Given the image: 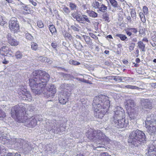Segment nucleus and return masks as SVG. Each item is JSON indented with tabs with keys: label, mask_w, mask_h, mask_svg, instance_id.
<instances>
[{
	"label": "nucleus",
	"mask_w": 156,
	"mask_h": 156,
	"mask_svg": "<svg viewBox=\"0 0 156 156\" xmlns=\"http://www.w3.org/2000/svg\"><path fill=\"white\" fill-rule=\"evenodd\" d=\"M33 78L29 80L30 86L35 94H44L45 87L50 79V76L46 72L37 70L33 73Z\"/></svg>",
	"instance_id": "f257e3e1"
},
{
	"label": "nucleus",
	"mask_w": 156,
	"mask_h": 156,
	"mask_svg": "<svg viewBox=\"0 0 156 156\" xmlns=\"http://www.w3.org/2000/svg\"><path fill=\"white\" fill-rule=\"evenodd\" d=\"M22 104L20 105H17L12 107L11 108V115L14 119H17L19 122H23L28 127H33L37 125L36 120L37 117L34 116L29 118H27V115L25 108Z\"/></svg>",
	"instance_id": "f03ea898"
},
{
	"label": "nucleus",
	"mask_w": 156,
	"mask_h": 156,
	"mask_svg": "<svg viewBox=\"0 0 156 156\" xmlns=\"http://www.w3.org/2000/svg\"><path fill=\"white\" fill-rule=\"evenodd\" d=\"M93 110L96 117L102 119L110 106V101L108 97L101 95L94 98L92 104Z\"/></svg>",
	"instance_id": "7ed1b4c3"
},
{
	"label": "nucleus",
	"mask_w": 156,
	"mask_h": 156,
	"mask_svg": "<svg viewBox=\"0 0 156 156\" xmlns=\"http://www.w3.org/2000/svg\"><path fill=\"white\" fill-rule=\"evenodd\" d=\"M114 112L115 114L111 119L112 124L115 127L122 128L127 127L128 124L127 120L123 118L125 113L124 110L122 108Z\"/></svg>",
	"instance_id": "20e7f679"
},
{
	"label": "nucleus",
	"mask_w": 156,
	"mask_h": 156,
	"mask_svg": "<svg viewBox=\"0 0 156 156\" xmlns=\"http://www.w3.org/2000/svg\"><path fill=\"white\" fill-rule=\"evenodd\" d=\"M146 138L144 133L142 131L137 129L129 134L128 142L138 147L146 143Z\"/></svg>",
	"instance_id": "39448f33"
},
{
	"label": "nucleus",
	"mask_w": 156,
	"mask_h": 156,
	"mask_svg": "<svg viewBox=\"0 0 156 156\" xmlns=\"http://www.w3.org/2000/svg\"><path fill=\"white\" fill-rule=\"evenodd\" d=\"M148 118L145 121V126L147 128V132L151 135H154L156 134V119H149Z\"/></svg>",
	"instance_id": "423d86ee"
},
{
	"label": "nucleus",
	"mask_w": 156,
	"mask_h": 156,
	"mask_svg": "<svg viewBox=\"0 0 156 156\" xmlns=\"http://www.w3.org/2000/svg\"><path fill=\"white\" fill-rule=\"evenodd\" d=\"M18 94L20 95V98L24 100H27L30 101L32 100V97L30 93L27 91L23 86H20L18 89Z\"/></svg>",
	"instance_id": "0eeeda50"
},
{
	"label": "nucleus",
	"mask_w": 156,
	"mask_h": 156,
	"mask_svg": "<svg viewBox=\"0 0 156 156\" xmlns=\"http://www.w3.org/2000/svg\"><path fill=\"white\" fill-rule=\"evenodd\" d=\"M9 27L10 31L13 33L17 32L19 29V22L16 18H12L9 21Z\"/></svg>",
	"instance_id": "6e6552de"
},
{
	"label": "nucleus",
	"mask_w": 156,
	"mask_h": 156,
	"mask_svg": "<svg viewBox=\"0 0 156 156\" xmlns=\"http://www.w3.org/2000/svg\"><path fill=\"white\" fill-rule=\"evenodd\" d=\"M140 102L142 109L144 111H149L153 108L152 103L149 99L142 98Z\"/></svg>",
	"instance_id": "1a4fd4ad"
},
{
	"label": "nucleus",
	"mask_w": 156,
	"mask_h": 156,
	"mask_svg": "<svg viewBox=\"0 0 156 156\" xmlns=\"http://www.w3.org/2000/svg\"><path fill=\"white\" fill-rule=\"evenodd\" d=\"M1 55L4 56H10L13 54V52L8 47L3 46L0 49Z\"/></svg>",
	"instance_id": "9d476101"
},
{
	"label": "nucleus",
	"mask_w": 156,
	"mask_h": 156,
	"mask_svg": "<svg viewBox=\"0 0 156 156\" xmlns=\"http://www.w3.org/2000/svg\"><path fill=\"white\" fill-rule=\"evenodd\" d=\"M47 90L48 91V93L47 94H47V97H53L55 96L56 91V87L54 85L51 84L49 85L48 87Z\"/></svg>",
	"instance_id": "9b49d317"
},
{
	"label": "nucleus",
	"mask_w": 156,
	"mask_h": 156,
	"mask_svg": "<svg viewBox=\"0 0 156 156\" xmlns=\"http://www.w3.org/2000/svg\"><path fill=\"white\" fill-rule=\"evenodd\" d=\"M8 42L12 46H17L19 42L12 37L10 34L8 33L6 36Z\"/></svg>",
	"instance_id": "f8f14e48"
},
{
	"label": "nucleus",
	"mask_w": 156,
	"mask_h": 156,
	"mask_svg": "<svg viewBox=\"0 0 156 156\" xmlns=\"http://www.w3.org/2000/svg\"><path fill=\"white\" fill-rule=\"evenodd\" d=\"M59 120H56L55 119H52L47 122L46 127H48V131L53 129L55 128V126H57V122Z\"/></svg>",
	"instance_id": "ddd939ff"
},
{
	"label": "nucleus",
	"mask_w": 156,
	"mask_h": 156,
	"mask_svg": "<svg viewBox=\"0 0 156 156\" xmlns=\"http://www.w3.org/2000/svg\"><path fill=\"white\" fill-rule=\"evenodd\" d=\"M138 110L137 108H133L131 109L130 112L129 113L130 120L134 119L138 115Z\"/></svg>",
	"instance_id": "4468645a"
},
{
	"label": "nucleus",
	"mask_w": 156,
	"mask_h": 156,
	"mask_svg": "<svg viewBox=\"0 0 156 156\" xmlns=\"http://www.w3.org/2000/svg\"><path fill=\"white\" fill-rule=\"evenodd\" d=\"M97 130L90 129L87 131L86 133V136L90 139H93L95 138Z\"/></svg>",
	"instance_id": "2eb2a0df"
},
{
	"label": "nucleus",
	"mask_w": 156,
	"mask_h": 156,
	"mask_svg": "<svg viewBox=\"0 0 156 156\" xmlns=\"http://www.w3.org/2000/svg\"><path fill=\"white\" fill-rule=\"evenodd\" d=\"M22 148L27 152H29L31 150L32 146L30 143L27 141H24V144L22 146Z\"/></svg>",
	"instance_id": "dca6fc26"
},
{
	"label": "nucleus",
	"mask_w": 156,
	"mask_h": 156,
	"mask_svg": "<svg viewBox=\"0 0 156 156\" xmlns=\"http://www.w3.org/2000/svg\"><path fill=\"white\" fill-rule=\"evenodd\" d=\"M106 136L105 134L100 130H97V134H96V139L101 140L105 139Z\"/></svg>",
	"instance_id": "f3484780"
},
{
	"label": "nucleus",
	"mask_w": 156,
	"mask_h": 156,
	"mask_svg": "<svg viewBox=\"0 0 156 156\" xmlns=\"http://www.w3.org/2000/svg\"><path fill=\"white\" fill-rule=\"evenodd\" d=\"M125 107L126 108H132L134 106V102L133 100L131 99H128L125 102Z\"/></svg>",
	"instance_id": "a211bd4d"
},
{
	"label": "nucleus",
	"mask_w": 156,
	"mask_h": 156,
	"mask_svg": "<svg viewBox=\"0 0 156 156\" xmlns=\"http://www.w3.org/2000/svg\"><path fill=\"white\" fill-rule=\"evenodd\" d=\"M20 8L21 9L23 10L22 11V12L23 14H30L31 12L30 8L25 6V5L21 6Z\"/></svg>",
	"instance_id": "6ab92c4d"
},
{
	"label": "nucleus",
	"mask_w": 156,
	"mask_h": 156,
	"mask_svg": "<svg viewBox=\"0 0 156 156\" xmlns=\"http://www.w3.org/2000/svg\"><path fill=\"white\" fill-rule=\"evenodd\" d=\"M138 47L141 51L143 52H145V44L141 41H139L137 43Z\"/></svg>",
	"instance_id": "aec40b11"
},
{
	"label": "nucleus",
	"mask_w": 156,
	"mask_h": 156,
	"mask_svg": "<svg viewBox=\"0 0 156 156\" xmlns=\"http://www.w3.org/2000/svg\"><path fill=\"white\" fill-rule=\"evenodd\" d=\"M83 37L86 43L87 44L90 45L92 44L91 40L89 36L86 35H83Z\"/></svg>",
	"instance_id": "412c9836"
},
{
	"label": "nucleus",
	"mask_w": 156,
	"mask_h": 156,
	"mask_svg": "<svg viewBox=\"0 0 156 156\" xmlns=\"http://www.w3.org/2000/svg\"><path fill=\"white\" fill-rule=\"evenodd\" d=\"M15 141L16 144H19V147L21 148L24 144L25 140L22 139H16Z\"/></svg>",
	"instance_id": "4be33fe9"
},
{
	"label": "nucleus",
	"mask_w": 156,
	"mask_h": 156,
	"mask_svg": "<svg viewBox=\"0 0 156 156\" xmlns=\"http://www.w3.org/2000/svg\"><path fill=\"white\" fill-rule=\"evenodd\" d=\"M70 28L74 32H79L80 30L79 28H80V27L78 24L75 23L74 25H72L71 26Z\"/></svg>",
	"instance_id": "5701e85b"
},
{
	"label": "nucleus",
	"mask_w": 156,
	"mask_h": 156,
	"mask_svg": "<svg viewBox=\"0 0 156 156\" xmlns=\"http://www.w3.org/2000/svg\"><path fill=\"white\" fill-rule=\"evenodd\" d=\"M87 13L90 16L95 18L97 16V13L92 10H87Z\"/></svg>",
	"instance_id": "b1692460"
},
{
	"label": "nucleus",
	"mask_w": 156,
	"mask_h": 156,
	"mask_svg": "<svg viewBox=\"0 0 156 156\" xmlns=\"http://www.w3.org/2000/svg\"><path fill=\"white\" fill-rule=\"evenodd\" d=\"M154 151H156V146L151 145L148 147V154L153 153Z\"/></svg>",
	"instance_id": "393cba45"
},
{
	"label": "nucleus",
	"mask_w": 156,
	"mask_h": 156,
	"mask_svg": "<svg viewBox=\"0 0 156 156\" xmlns=\"http://www.w3.org/2000/svg\"><path fill=\"white\" fill-rule=\"evenodd\" d=\"M9 140V137H8V136L6 134L3 133L1 140H2V141L4 142L2 143L3 144H4L6 142H7V141Z\"/></svg>",
	"instance_id": "a878e982"
},
{
	"label": "nucleus",
	"mask_w": 156,
	"mask_h": 156,
	"mask_svg": "<svg viewBox=\"0 0 156 156\" xmlns=\"http://www.w3.org/2000/svg\"><path fill=\"white\" fill-rule=\"evenodd\" d=\"M75 19L79 23L83 24L84 23V21L83 20V16H82L81 15L79 14Z\"/></svg>",
	"instance_id": "bb28decb"
},
{
	"label": "nucleus",
	"mask_w": 156,
	"mask_h": 156,
	"mask_svg": "<svg viewBox=\"0 0 156 156\" xmlns=\"http://www.w3.org/2000/svg\"><path fill=\"white\" fill-rule=\"evenodd\" d=\"M116 36L119 37L120 39L122 41H127L128 38L125 35L121 34H117L116 35Z\"/></svg>",
	"instance_id": "cd10ccee"
},
{
	"label": "nucleus",
	"mask_w": 156,
	"mask_h": 156,
	"mask_svg": "<svg viewBox=\"0 0 156 156\" xmlns=\"http://www.w3.org/2000/svg\"><path fill=\"white\" fill-rule=\"evenodd\" d=\"M63 78L65 80H71L74 78V77L69 74H64L63 75Z\"/></svg>",
	"instance_id": "c85d7f7f"
},
{
	"label": "nucleus",
	"mask_w": 156,
	"mask_h": 156,
	"mask_svg": "<svg viewBox=\"0 0 156 156\" xmlns=\"http://www.w3.org/2000/svg\"><path fill=\"white\" fill-rule=\"evenodd\" d=\"M120 87L122 88H126L128 89H140V88L136 87V86L131 85H126L124 86H121Z\"/></svg>",
	"instance_id": "c756f323"
},
{
	"label": "nucleus",
	"mask_w": 156,
	"mask_h": 156,
	"mask_svg": "<svg viewBox=\"0 0 156 156\" xmlns=\"http://www.w3.org/2000/svg\"><path fill=\"white\" fill-rule=\"evenodd\" d=\"M69 6L71 10H76L78 8L76 5L73 2H69Z\"/></svg>",
	"instance_id": "7c9ffc66"
},
{
	"label": "nucleus",
	"mask_w": 156,
	"mask_h": 156,
	"mask_svg": "<svg viewBox=\"0 0 156 156\" xmlns=\"http://www.w3.org/2000/svg\"><path fill=\"white\" fill-rule=\"evenodd\" d=\"M130 14L132 18L136 19V12L135 10L134 9H130Z\"/></svg>",
	"instance_id": "2f4dec72"
},
{
	"label": "nucleus",
	"mask_w": 156,
	"mask_h": 156,
	"mask_svg": "<svg viewBox=\"0 0 156 156\" xmlns=\"http://www.w3.org/2000/svg\"><path fill=\"white\" fill-rule=\"evenodd\" d=\"M63 12L65 15H68L70 12V10L67 7L65 6L62 9Z\"/></svg>",
	"instance_id": "473e14b6"
},
{
	"label": "nucleus",
	"mask_w": 156,
	"mask_h": 156,
	"mask_svg": "<svg viewBox=\"0 0 156 156\" xmlns=\"http://www.w3.org/2000/svg\"><path fill=\"white\" fill-rule=\"evenodd\" d=\"M98 9L100 11L104 13L106 12L105 11L107 9V7L104 4H102L101 6L99 7Z\"/></svg>",
	"instance_id": "72a5a7b5"
},
{
	"label": "nucleus",
	"mask_w": 156,
	"mask_h": 156,
	"mask_svg": "<svg viewBox=\"0 0 156 156\" xmlns=\"http://www.w3.org/2000/svg\"><path fill=\"white\" fill-rule=\"evenodd\" d=\"M112 6L114 8L118 7L117 2L115 0H109Z\"/></svg>",
	"instance_id": "f704fd0d"
},
{
	"label": "nucleus",
	"mask_w": 156,
	"mask_h": 156,
	"mask_svg": "<svg viewBox=\"0 0 156 156\" xmlns=\"http://www.w3.org/2000/svg\"><path fill=\"white\" fill-rule=\"evenodd\" d=\"M0 25L3 27L7 25V23L3 19V17L0 16Z\"/></svg>",
	"instance_id": "c9c22d12"
},
{
	"label": "nucleus",
	"mask_w": 156,
	"mask_h": 156,
	"mask_svg": "<svg viewBox=\"0 0 156 156\" xmlns=\"http://www.w3.org/2000/svg\"><path fill=\"white\" fill-rule=\"evenodd\" d=\"M67 100L68 99L65 98H62L61 97L59 98V102L62 104H65L66 102L67 101Z\"/></svg>",
	"instance_id": "e433bc0d"
},
{
	"label": "nucleus",
	"mask_w": 156,
	"mask_h": 156,
	"mask_svg": "<svg viewBox=\"0 0 156 156\" xmlns=\"http://www.w3.org/2000/svg\"><path fill=\"white\" fill-rule=\"evenodd\" d=\"M15 56L17 59H21L23 56V55L22 52L19 51L16 52Z\"/></svg>",
	"instance_id": "4c0bfd02"
},
{
	"label": "nucleus",
	"mask_w": 156,
	"mask_h": 156,
	"mask_svg": "<svg viewBox=\"0 0 156 156\" xmlns=\"http://www.w3.org/2000/svg\"><path fill=\"white\" fill-rule=\"evenodd\" d=\"M92 6L95 9H98L100 6V4L98 2L95 1L92 3Z\"/></svg>",
	"instance_id": "58836bf2"
},
{
	"label": "nucleus",
	"mask_w": 156,
	"mask_h": 156,
	"mask_svg": "<svg viewBox=\"0 0 156 156\" xmlns=\"http://www.w3.org/2000/svg\"><path fill=\"white\" fill-rule=\"evenodd\" d=\"M49 30L51 33H53L56 31V30L53 25H51L49 26Z\"/></svg>",
	"instance_id": "ea45409f"
},
{
	"label": "nucleus",
	"mask_w": 156,
	"mask_h": 156,
	"mask_svg": "<svg viewBox=\"0 0 156 156\" xmlns=\"http://www.w3.org/2000/svg\"><path fill=\"white\" fill-rule=\"evenodd\" d=\"M102 18L105 20V21L109 22V17L108 15L107 12H104L102 15Z\"/></svg>",
	"instance_id": "a19ab883"
},
{
	"label": "nucleus",
	"mask_w": 156,
	"mask_h": 156,
	"mask_svg": "<svg viewBox=\"0 0 156 156\" xmlns=\"http://www.w3.org/2000/svg\"><path fill=\"white\" fill-rule=\"evenodd\" d=\"M58 122H57V126H56V127L55 126V128H54L53 129L54 130L55 133H57L60 131V126L59 125Z\"/></svg>",
	"instance_id": "79ce46f5"
},
{
	"label": "nucleus",
	"mask_w": 156,
	"mask_h": 156,
	"mask_svg": "<svg viewBox=\"0 0 156 156\" xmlns=\"http://www.w3.org/2000/svg\"><path fill=\"white\" fill-rule=\"evenodd\" d=\"M21 21L24 23L30 24L31 21L30 19L27 18H22Z\"/></svg>",
	"instance_id": "37998d69"
},
{
	"label": "nucleus",
	"mask_w": 156,
	"mask_h": 156,
	"mask_svg": "<svg viewBox=\"0 0 156 156\" xmlns=\"http://www.w3.org/2000/svg\"><path fill=\"white\" fill-rule=\"evenodd\" d=\"M69 63L70 64L74 65H79L80 64V63L79 62L72 60H69Z\"/></svg>",
	"instance_id": "c03bdc74"
},
{
	"label": "nucleus",
	"mask_w": 156,
	"mask_h": 156,
	"mask_svg": "<svg viewBox=\"0 0 156 156\" xmlns=\"http://www.w3.org/2000/svg\"><path fill=\"white\" fill-rule=\"evenodd\" d=\"M31 48L34 50L36 51L37 49V44L34 42H33L31 43Z\"/></svg>",
	"instance_id": "a18cd8bd"
},
{
	"label": "nucleus",
	"mask_w": 156,
	"mask_h": 156,
	"mask_svg": "<svg viewBox=\"0 0 156 156\" xmlns=\"http://www.w3.org/2000/svg\"><path fill=\"white\" fill-rule=\"evenodd\" d=\"M14 3L16 5H20L21 6L25 5L19 0H15Z\"/></svg>",
	"instance_id": "49530a36"
},
{
	"label": "nucleus",
	"mask_w": 156,
	"mask_h": 156,
	"mask_svg": "<svg viewBox=\"0 0 156 156\" xmlns=\"http://www.w3.org/2000/svg\"><path fill=\"white\" fill-rule=\"evenodd\" d=\"M37 26L40 28H42L44 27V24L41 20L38 21L37 22Z\"/></svg>",
	"instance_id": "de8ad7c7"
},
{
	"label": "nucleus",
	"mask_w": 156,
	"mask_h": 156,
	"mask_svg": "<svg viewBox=\"0 0 156 156\" xmlns=\"http://www.w3.org/2000/svg\"><path fill=\"white\" fill-rule=\"evenodd\" d=\"M79 14H78V11H76V12L75 11L73 12H72L71 15L74 18L76 19Z\"/></svg>",
	"instance_id": "09e8293b"
},
{
	"label": "nucleus",
	"mask_w": 156,
	"mask_h": 156,
	"mask_svg": "<svg viewBox=\"0 0 156 156\" xmlns=\"http://www.w3.org/2000/svg\"><path fill=\"white\" fill-rule=\"evenodd\" d=\"M26 38L29 40H32L33 39V37L30 34H26Z\"/></svg>",
	"instance_id": "8fccbe9b"
},
{
	"label": "nucleus",
	"mask_w": 156,
	"mask_h": 156,
	"mask_svg": "<svg viewBox=\"0 0 156 156\" xmlns=\"http://www.w3.org/2000/svg\"><path fill=\"white\" fill-rule=\"evenodd\" d=\"M113 80H115V81H117L119 80H120L121 81L122 80V77L119 76H113Z\"/></svg>",
	"instance_id": "3c124183"
},
{
	"label": "nucleus",
	"mask_w": 156,
	"mask_h": 156,
	"mask_svg": "<svg viewBox=\"0 0 156 156\" xmlns=\"http://www.w3.org/2000/svg\"><path fill=\"white\" fill-rule=\"evenodd\" d=\"M83 20L84 21V23H85L86 21L88 22L89 23H90L89 19L87 16L85 15H83Z\"/></svg>",
	"instance_id": "603ef678"
},
{
	"label": "nucleus",
	"mask_w": 156,
	"mask_h": 156,
	"mask_svg": "<svg viewBox=\"0 0 156 156\" xmlns=\"http://www.w3.org/2000/svg\"><path fill=\"white\" fill-rule=\"evenodd\" d=\"M65 37H67L69 40H70L72 39L73 38L72 36L69 33H66L65 35Z\"/></svg>",
	"instance_id": "864d4df0"
},
{
	"label": "nucleus",
	"mask_w": 156,
	"mask_h": 156,
	"mask_svg": "<svg viewBox=\"0 0 156 156\" xmlns=\"http://www.w3.org/2000/svg\"><path fill=\"white\" fill-rule=\"evenodd\" d=\"M135 46V43H132L130 44V45L129 47V50L130 51H133Z\"/></svg>",
	"instance_id": "5fc2aeb1"
},
{
	"label": "nucleus",
	"mask_w": 156,
	"mask_h": 156,
	"mask_svg": "<svg viewBox=\"0 0 156 156\" xmlns=\"http://www.w3.org/2000/svg\"><path fill=\"white\" fill-rule=\"evenodd\" d=\"M5 116V112L2 110L0 109V118H4Z\"/></svg>",
	"instance_id": "6e6d98bb"
},
{
	"label": "nucleus",
	"mask_w": 156,
	"mask_h": 156,
	"mask_svg": "<svg viewBox=\"0 0 156 156\" xmlns=\"http://www.w3.org/2000/svg\"><path fill=\"white\" fill-rule=\"evenodd\" d=\"M143 10L144 14H147L148 13V9L146 6H144L143 8Z\"/></svg>",
	"instance_id": "4d7b16f0"
},
{
	"label": "nucleus",
	"mask_w": 156,
	"mask_h": 156,
	"mask_svg": "<svg viewBox=\"0 0 156 156\" xmlns=\"http://www.w3.org/2000/svg\"><path fill=\"white\" fill-rule=\"evenodd\" d=\"M67 86L68 87L70 86V85L68 86V85L67 83H62L60 85V87L61 89H63L64 88H65L66 87H67Z\"/></svg>",
	"instance_id": "13d9d810"
},
{
	"label": "nucleus",
	"mask_w": 156,
	"mask_h": 156,
	"mask_svg": "<svg viewBox=\"0 0 156 156\" xmlns=\"http://www.w3.org/2000/svg\"><path fill=\"white\" fill-rule=\"evenodd\" d=\"M129 30L131 32H133L135 34L137 32V29L135 28H130L129 29Z\"/></svg>",
	"instance_id": "bf43d9fd"
},
{
	"label": "nucleus",
	"mask_w": 156,
	"mask_h": 156,
	"mask_svg": "<svg viewBox=\"0 0 156 156\" xmlns=\"http://www.w3.org/2000/svg\"><path fill=\"white\" fill-rule=\"evenodd\" d=\"M39 59L40 61L42 62H46L47 61V59L45 57H40Z\"/></svg>",
	"instance_id": "052dcab7"
},
{
	"label": "nucleus",
	"mask_w": 156,
	"mask_h": 156,
	"mask_svg": "<svg viewBox=\"0 0 156 156\" xmlns=\"http://www.w3.org/2000/svg\"><path fill=\"white\" fill-rule=\"evenodd\" d=\"M29 2L30 3L32 4V5L34 6H36L37 3L35 1V0H29Z\"/></svg>",
	"instance_id": "680f3d73"
},
{
	"label": "nucleus",
	"mask_w": 156,
	"mask_h": 156,
	"mask_svg": "<svg viewBox=\"0 0 156 156\" xmlns=\"http://www.w3.org/2000/svg\"><path fill=\"white\" fill-rule=\"evenodd\" d=\"M35 117H37V118H36V120L37 121H37H40L42 120V119L40 117V116H39V115H36L35 116H34Z\"/></svg>",
	"instance_id": "e2e57ef3"
},
{
	"label": "nucleus",
	"mask_w": 156,
	"mask_h": 156,
	"mask_svg": "<svg viewBox=\"0 0 156 156\" xmlns=\"http://www.w3.org/2000/svg\"><path fill=\"white\" fill-rule=\"evenodd\" d=\"M100 156H111L107 152H104L101 153L100 154Z\"/></svg>",
	"instance_id": "0e129e2a"
},
{
	"label": "nucleus",
	"mask_w": 156,
	"mask_h": 156,
	"mask_svg": "<svg viewBox=\"0 0 156 156\" xmlns=\"http://www.w3.org/2000/svg\"><path fill=\"white\" fill-rule=\"evenodd\" d=\"M78 45L77 46L78 49L80 50H81L83 48V47L82 45L81 44V43L80 42H79V43H78Z\"/></svg>",
	"instance_id": "69168bd1"
},
{
	"label": "nucleus",
	"mask_w": 156,
	"mask_h": 156,
	"mask_svg": "<svg viewBox=\"0 0 156 156\" xmlns=\"http://www.w3.org/2000/svg\"><path fill=\"white\" fill-rule=\"evenodd\" d=\"M28 108L29 109V111L30 112L34 111L35 110V108L33 106H29Z\"/></svg>",
	"instance_id": "338daca9"
},
{
	"label": "nucleus",
	"mask_w": 156,
	"mask_h": 156,
	"mask_svg": "<svg viewBox=\"0 0 156 156\" xmlns=\"http://www.w3.org/2000/svg\"><path fill=\"white\" fill-rule=\"evenodd\" d=\"M148 156H156V151H154L153 153L149 154Z\"/></svg>",
	"instance_id": "774afa93"
}]
</instances>
